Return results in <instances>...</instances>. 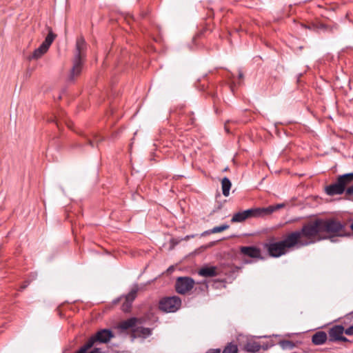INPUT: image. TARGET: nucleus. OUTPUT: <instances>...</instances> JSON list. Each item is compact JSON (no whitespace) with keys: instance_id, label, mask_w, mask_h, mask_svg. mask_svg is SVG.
Returning <instances> with one entry per match:
<instances>
[{"instance_id":"obj_11","label":"nucleus","mask_w":353,"mask_h":353,"mask_svg":"<svg viewBox=\"0 0 353 353\" xmlns=\"http://www.w3.org/2000/svg\"><path fill=\"white\" fill-rule=\"evenodd\" d=\"M344 192V188L342 187L338 181L325 187V192L330 196L341 194Z\"/></svg>"},{"instance_id":"obj_19","label":"nucleus","mask_w":353,"mask_h":353,"mask_svg":"<svg viewBox=\"0 0 353 353\" xmlns=\"http://www.w3.org/2000/svg\"><path fill=\"white\" fill-rule=\"evenodd\" d=\"M245 216L244 215V212L240 211L236 213H234L232 217L231 222L232 223H241L245 221Z\"/></svg>"},{"instance_id":"obj_27","label":"nucleus","mask_w":353,"mask_h":353,"mask_svg":"<svg viewBox=\"0 0 353 353\" xmlns=\"http://www.w3.org/2000/svg\"><path fill=\"white\" fill-rule=\"evenodd\" d=\"M221 349L215 348V349H210L205 353H221Z\"/></svg>"},{"instance_id":"obj_15","label":"nucleus","mask_w":353,"mask_h":353,"mask_svg":"<svg viewBox=\"0 0 353 353\" xmlns=\"http://www.w3.org/2000/svg\"><path fill=\"white\" fill-rule=\"evenodd\" d=\"M48 49L44 46L43 44H41L40 46L35 49L32 54L29 57L28 59H40L45 53L47 52Z\"/></svg>"},{"instance_id":"obj_14","label":"nucleus","mask_w":353,"mask_h":353,"mask_svg":"<svg viewBox=\"0 0 353 353\" xmlns=\"http://www.w3.org/2000/svg\"><path fill=\"white\" fill-rule=\"evenodd\" d=\"M337 181L342 185V187L344 188L345 191V187L350 185L353 182V172L347 173L339 176L337 179Z\"/></svg>"},{"instance_id":"obj_6","label":"nucleus","mask_w":353,"mask_h":353,"mask_svg":"<svg viewBox=\"0 0 353 353\" xmlns=\"http://www.w3.org/2000/svg\"><path fill=\"white\" fill-rule=\"evenodd\" d=\"M194 281L188 276L179 277L175 283V290L180 294H185L194 286Z\"/></svg>"},{"instance_id":"obj_30","label":"nucleus","mask_w":353,"mask_h":353,"mask_svg":"<svg viewBox=\"0 0 353 353\" xmlns=\"http://www.w3.org/2000/svg\"><path fill=\"white\" fill-rule=\"evenodd\" d=\"M350 228H351V229H352V231H353V223L351 224Z\"/></svg>"},{"instance_id":"obj_16","label":"nucleus","mask_w":353,"mask_h":353,"mask_svg":"<svg viewBox=\"0 0 353 353\" xmlns=\"http://www.w3.org/2000/svg\"><path fill=\"white\" fill-rule=\"evenodd\" d=\"M232 183L228 177H224L221 181L222 193L225 196H228Z\"/></svg>"},{"instance_id":"obj_13","label":"nucleus","mask_w":353,"mask_h":353,"mask_svg":"<svg viewBox=\"0 0 353 353\" xmlns=\"http://www.w3.org/2000/svg\"><path fill=\"white\" fill-rule=\"evenodd\" d=\"M152 334V329L148 327H143L142 326H137L133 329L134 337H141L146 339Z\"/></svg>"},{"instance_id":"obj_18","label":"nucleus","mask_w":353,"mask_h":353,"mask_svg":"<svg viewBox=\"0 0 353 353\" xmlns=\"http://www.w3.org/2000/svg\"><path fill=\"white\" fill-rule=\"evenodd\" d=\"M245 350L250 352H257L261 350V345L259 343L253 341L247 343L245 346Z\"/></svg>"},{"instance_id":"obj_22","label":"nucleus","mask_w":353,"mask_h":353,"mask_svg":"<svg viewBox=\"0 0 353 353\" xmlns=\"http://www.w3.org/2000/svg\"><path fill=\"white\" fill-rule=\"evenodd\" d=\"M237 345L233 343H229L224 347L222 353H237Z\"/></svg>"},{"instance_id":"obj_1","label":"nucleus","mask_w":353,"mask_h":353,"mask_svg":"<svg viewBox=\"0 0 353 353\" xmlns=\"http://www.w3.org/2000/svg\"><path fill=\"white\" fill-rule=\"evenodd\" d=\"M345 235V225L335 219H316L303 225L300 230L288 233L279 241L265 244L269 255L277 258L294 249L315 243L329 236Z\"/></svg>"},{"instance_id":"obj_21","label":"nucleus","mask_w":353,"mask_h":353,"mask_svg":"<svg viewBox=\"0 0 353 353\" xmlns=\"http://www.w3.org/2000/svg\"><path fill=\"white\" fill-rule=\"evenodd\" d=\"M228 228H229V225L227 224H223L221 225L215 226L213 228L210 229V230L206 231L205 233H207V234L218 233V232H223V231L227 230Z\"/></svg>"},{"instance_id":"obj_8","label":"nucleus","mask_w":353,"mask_h":353,"mask_svg":"<svg viewBox=\"0 0 353 353\" xmlns=\"http://www.w3.org/2000/svg\"><path fill=\"white\" fill-rule=\"evenodd\" d=\"M144 322L143 318L131 317L127 320L121 321L118 325V328L121 331H125L128 329H132L133 333V329L137 327V325L142 324Z\"/></svg>"},{"instance_id":"obj_5","label":"nucleus","mask_w":353,"mask_h":353,"mask_svg":"<svg viewBox=\"0 0 353 353\" xmlns=\"http://www.w3.org/2000/svg\"><path fill=\"white\" fill-rule=\"evenodd\" d=\"M114 336L113 332L109 329H102L92 335L88 341L87 343L90 344L91 347L96 343H107Z\"/></svg>"},{"instance_id":"obj_2","label":"nucleus","mask_w":353,"mask_h":353,"mask_svg":"<svg viewBox=\"0 0 353 353\" xmlns=\"http://www.w3.org/2000/svg\"><path fill=\"white\" fill-rule=\"evenodd\" d=\"M86 43L83 37H79L76 41L75 54L73 59V66L68 76V80L74 81L80 75L84 59L85 57Z\"/></svg>"},{"instance_id":"obj_23","label":"nucleus","mask_w":353,"mask_h":353,"mask_svg":"<svg viewBox=\"0 0 353 353\" xmlns=\"http://www.w3.org/2000/svg\"><path fill=\"white\" fill-rule=\"evenodd\" d=\"M137 290H131L126 296V301L131 303L136 298Z\"/></svg>"},{"instance_id":"obj_24","label":"nucleus","mask_w":353,"mask_h":353,"mask_svg":"<svg viewBox=\"0 0 353 353\" xmlns=\"http://www.w3.org/2000/svg\"><path fill=\"white\" fill-rule=\"evenodd\" d=\"M90 344L85 343L77 353H87L88 350L91 348Z\"/></svg>"},{"instance_id":"obj_20","label":"nucleus","mask_w":353,"mask_h":353,"mask_svg":"<svg viewBox=\"0 0 353 353\" xmlns=\"http://www.w3.org/2000/svg\"><path fill=\"white\" fill-rule=\"evenodd\" d=\"M279 345L283 350H292L296 346L293 341L289 340H281L279 342Z\"/></svg>"},{"instance_id":"obj_26","label":"nucleus","mask_w":353,"mask_h":353,"mask_svg":"<svg viewBox=\"0 0 353 353\" xmlns=\"http://www.w3.org/2000/svg\"><path fill=\"white\" fill-rule=\"evenodd\" d=\"M346 194L351 195L353 194V185H350L347 187V188L345 190Z\"/></svg>"},{"instance_id":"obj_28","label":"nucleus","mask_w":353,"mask_h":353,"mask_svg":"<svg viewBox=\"0 0 353 353\" xmlns=\"http://www.w3.org/2000/svg\"><path fill=\"white\" fill-rule=\"evenodd\" d=\"M89 353H101V349L95 347L92 349Z\"/></svg>"},{"instance_id":"obj_9","label":"nucleus","mask_w":353,"mask_h":353,"mask_svg":"<svg viewBox=\"0 0 353 353\" xmlns=\"http://www.w3.org/2000/svg\"><path fill=\"white\" fill-rule=\"evenodd\" d=\"M241 253L253 259H261V250L254 246H243L240 248Z\"/></svg>"},{"instance_id":"obj_10","label":"nucleus","mask_w":353,"mask_h":353,"mask_svg":"<svg viewBox=\"0 0 353 353\" xmlns=\"http://www.w3.org/2000/svg\"><path fill=\"white\" fill-rule=\"evenodd\" d=\"M199 275L203 277H214L219 274L216 266L204 265L198 271Z\"/></svg>"},{"instance_id":"obj_31","label":"nucleus","mask_w":353,"mask_h":353,"mask_svg":"<svg viewBox=\"0 0 353 353\" xmlns=\"http://www.w3.org/2000/svg\"><path fill=\"white\" fill-rule=\"evenodd\" d=\"M268 346H266V347H263V349L266 350V349H268Z\"/></svg>"},{"instance_id":"obj_25","label":"nucleus","mask_w":353,"mask_h":353,"mask_svg":"<svg viewBox=\"0 0 353 353\" xmlns=\"http://www.w3.org/2000/svg\"><path fill=\"white\" fill-rule=\"evenodd\" d=\"M345 334L348 336H352L353 335V325L347 327V329H345Z\"/></svg>"},{"instance_id":"obj_4","label":"nucleus","mask_w":353,"mask_h":353,"mask_svg":"<svg viewBox=\"0 0 353 353\" xmlns=\"http://www.w3.org/2000/svg\"><path fill=\"white\" fill-rule=\"evenodd\" d=\"M181 305V300L176 296L165 297L160 300L159 309L165 312H174L178 310Z\"/></svg>"},{"instance_id":"obj_7","label":"nucleus","mask_w":353,"mask_h":353,"mask_svg":"<svg viewBox=\"0 0 353 353\" xmlns=\"http://www.w3.org/2000/svg\"><path fill=\"white\" fill-rule=\"evenodd\" d=\"M344 327L341 325H335L328 330V339L330 342L343 341L350 342V340L343 336Z\"/></svg>"},{"instance_id":"obj_17","label":"nucleus","mask_w":353,"mask_h":353,"mask_svg":"<svg viewBox=\"0 0 353 353\" xmlns=\"http://www.w3.org/2000/svg\"><path fill=\"white\" fill-rule=\"evenodd\" d=\"M57 35L53 33L52 29H49V32L48 35L46 36L44 41L41 43L44 46H46L48 49H49L50 46L52 43L53 41L56 38Z\"/></svg>"},{"instance_id":"obj_12","label":"nucleus","mask_w":353,"mask_h":353,"mask_svg":"<svg viewBox=\"0 0 353 353\" xmlns=\"http://www.w3.org/2000/svg\"><path fill=\"white\" fill-rule=\"evenodd\" d=\"M327 334L323 331H318L312 336V342L315 345L324 344L327 340Z\"/></svg>"},{"instance_id":"obj_3","label":"nucleus","mask_w":353,"mask_h":353,"mask_svg":"<svg viewBox=\"0 0 353 353\" xmlns=\"http://www.w3.org/2000/svg\"><path fill=\"white\" fill-rule=\"evenodd\" d=\"M284 203L269 205L266 208H254L243 210L246 220L252 218L264 217L283 208Z\"/></svg>"},{"instance_id":"obj_29","label":"nucleus","mask_w":353,"mask_h":353,"mask_svg":"<svg viewBox=\"0 0 353 353\" xmlns=\"http://www.w3.org/2000/svg\"><path fill=\"white\" fill-rule=\"evenodd\" d=\"M305 28H307V29H310V30H312L314 28V26L313 25L312 26H303Z\"/></svg>"}]
</instances>
